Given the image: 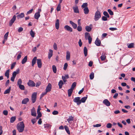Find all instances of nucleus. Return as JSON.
<instances>
[{
	"instance_id": "f257e3e1",
	"label": "nucleus",
	"mask_w": 135,
	"mask_h": 135,
	"mask_svg": "<svg viewBox=\"0 0 135 135\" xmlns=\"http://www.w3.org/2000/svg\"><path fill=\"white\" fill-rule=\"evenodd\" d=\"M25 124L23 122H21L18 123L17 126V128L19 133L22 132L24 131Z\"/></svg>"
},
{
	"instance_id": "f03ea898",
	"label": "nucleus",
	"mask_w": 135,
	"mask_h": 135,
	"mask_svg": "<svg viewBox=\"0 0 135 135\" xmlns=\"http://www.w3.org/2000/svg\"><path fill=\"white\" fill-rule=\"evenodd\" d=\"M101 13L98 10H97L95 12V14L94 19L95 21L98 20L101 17Z\"/></svg>"
},
{
	"instance_id": "7ed1b4c3",
	"label": "nucleus",
	"mask_w": 135,
	"mask_h": 135,
	"mask_svg": "<svg viewBox=\"0 0 135 135\" xmlns=\"http://www.w3.org/2000/svg\"><path fill=\"white\" fill-rule=\"evenodd\" d=\"M37 93L36 92H34L33 93L31 96V100L32 103H34L36 99Z\"/></svg>"
},
{
	"instance_id": "20e7f679",
	"label": "nucleus",
	"mask_w": 135,
	"mask_h": 135,
	"mask_svg": "<svg viewBox=\"0 0 135 135\" xmlns=\"http://www.w3.org/2000/svg\"><path fill=\"white\" fill-rule=\"evenodd\" d=\"M80 98V97H75L73 99V101L75 102L78 105H79L81 104Z\"/></svg>"
},
{
	"instance_id": "39448f33",
	"label": "nucleus",
	"mask_w": 135,
	"mask_h": 135,
	"mask_svg": "<svg viewBox=\"0 0 135 135\" xmlns=\"http://www.w3.org/2000/svg\"><path fill=\"white\" fill-rule=\"evenodd\" d=\"M16 17L15 15H14L10 21L9 23V26H11L14 23L16 20Z\"/></svg>"
},
{
	"instance_id": "423d86ee",
	"label": "nucleus",
	"mask_w": 135,
	"mask_h": 135,
	"mask_svg": "<svg viewBox=\"0 0 135 135\" xmlns=\"http://www.w3.org/2000/svg\"><path fill=\"white\" fill-rule=\"evenodd\" d=\"M27 84L29 86L31 87H33L35 86V84L34 82L31 80L28 81V82L27 83Z\"/></svg>"
},
{
	"instance_id": "0eeeda50",
	"label": "nucleus",
	"mask_w": 135,
	"mask_h": 135,
	"mask_svg": "<svg viewBox=\"0 0 135 135\" xmlns=\"http://www.w3.org/2000/svg\"><path fill=\"white\" fill-rule=\"evenodd\" d=\"M64 29L66 30L69 31L70 32H72L73 31V29L70 26L66 25L64 27Z\"/></svg>"
},
{
	"instance_id": "6e6552de",
	"label": "nucleus",
	"mask_w": 135,
	"mask_h": 135,
	"mask_svg": "<svg viewBox=\"0 0 135 135\" xmlns=\"http://www.w3.org/2000/svg\"><path fill=\"white\" fill-rule=\"evenodd\" d=\"M51 85L50 83H49L46 87L45 90L47 92H49L51 91Z\"/></svg>"
},
{
	"instance_id": "1a4fd4ad",
	"label": "nucleus",
	"mask_w": 135,
	"mask_h": 135,
	"mask_svg": "<svg viewBox=\"0 0 135 135\" xmlns=\"http://www.w3.org/2000/svg\"><path fill=\"white\" fill-rule=\"evenodd\" d=\"M31 115L34 117H36V114L35 108L33 107L31 110Z\"/></svg>"
},
{
	"instance_id": "9d476101",
	"label": "nucleus",
	"mask_w": 135,
	"mask_h": 135,
	"mask_svg": "<svg viewBox=\"0 0 135 135\" xmlns=\"http://www.w3.org/2000/svg\"><path fill=\"white\" fill-rule=\"evenodd\" d=\"M103 103L107 106H109L110 105V102L107 99H105L103 101Z\"/></svg>"
},
{
	"instance_id": "9b49d317",
	"label": "nucleus",
	"mask_w": 135,
	"mask_h": 135,
	"mask_svg": "<svg viewBox=\"0 0 135 135\" xmlns=\"http://www.w3.org/2000/svg\"><path fill=\"white\" fill-rule=\"evenodd\" d=\"M37 64L38 65V67L39 68H41L42 67V62L41 60V59H38L37 60Z\"/></svg>"
},
{
	"instance_id": "f8f14e48",
	"label": "nucleus",
	"mask_w": 135,
	"mask_h": 135,
	"mask_svg": "<svg viewBox=\"0 0 135 135\" xmlns=\"http://www.w3.org/2000/svg\"><path fill=\"white\" fill-rule=\"evenodd\" d=\"M69 23L71 25L73 28L76 29L77 28V25L75 23L71 21H70Z\"/></svg>"
},
{
	"instance_id": "ddd939ff",
	"label": "nucleus",
	"mask_w": 135,
	"mask_h": 135,
	"mask_svg": "<svg viewBox=\"0 0 135 135\" xmlns=\"http://www.w3.org/2000/svg\"><path fill=\"white\" fill-rule=\"evenodd\" d=\"M69 78V76L68 75H66L65 76H62V79L64 83L67 81L66 79Z\"/></svg>"
},
{
	"instance_id": "4468645a",
	"label": "nucleus",
	"mask_w": 135,
	"mask_h": 135,
	"mask_svg": "<svg viewBox=\"0 0 135 135\" xmlns=\"http://www.w3.org/2000/svg\"><path fill=\"white\" fill-rule=\"evenodd\" d=\"M73 8L74 10V12L75 13H79V11L77 6H76L75 7H73Z\"/></svg>"
},
{
	"instance_id": "2eb2a0df",
	"label": "nucleus",
	"mask_w": 135,
	"mask_h": 135,
	"mask_svg": "<svg viewBox=\"0 0 135 135\" xmlns=\"http://www.w3.org/2000/svg\"><path fill=\"white\" fill-rule=\"evenodd\" d=\"M59 19H57L55 23V26L56 28L58 30L59 28Z\"/></svg>"
},
{
	"instance_id": "dca6fc26",
	"label": "nucleus",
	"mask_w": 135,
	"mask_h": 135,
	"mask_svg": "<svg viewBox=\"0 0 135 135\" xmlns=\"http://www.w3.org/2000/svg\"><path fill=\"white\" fill-rule=\"evenodd\" d=\"M95 43L97 46H99L100 45L101 41L98 38H97L95 41Z\"/></svg>"
},
{
	"instance_id": "f3484780",
	"label": "nucleus",
	"mask_w": 135,
	"mask_h": 135,
	"mask_svg": "<svg viewBox=\"0 0 135 135\" xmlns=\"http://www.w3.org/2000/svg\"><path fill=\"white\" fill-rule=\"evenodd\" d=\"M41 109L40 108V106L39 105L38 107V109L37 111V113L38 114V116H39L40 117H41L42 116V114L40 112V110Z\"/></svg>"
},
{
	"instance_id": "a211bd4d",
	"label": "nucleus",
	"mask_w": 135,
	"mask_h": 135,
	"mask_svg": "<svg viewBox=\"0 0 135 135\" xmlns=\"http://www.w3.org/2000/svg\"><path fill=\"white\" fill-rule=\"evenodd\" d=\"M29 101V99L27 98L24 99L22 102V103L23 104H26Z\"/></svg>"
},
{
	"instance_id": "6ab92c4d",
	"label": "nucleus",
	"mask_w": 135,
	"mask_h": 135,
	"mask_svg": "<svg viewBox=\"0 0 135 135\" xmlns=\"http://www.w3.org/2000/svg\"><path fill=\"white\" fill-rule=\"evenodd\" d=\"M73 89L70 88L68 90V95L69 97H70L73 92Z\"/></svg>"
},
{
	"instance_id": "aec40b11",
	"label": "nucleus",
	"mask_w": 135,
	"mask_h": 135,
	"mask_svg": "<svg viewBox=\"0 0 135 135\" xmlns=\"http://www.w3.org/2000/svg\"><path fill=\"white\" fill-rule=\"evenodd\" d=\"M40 16V13H39V12H37L34 15V18L37 20H38Z\"/></svg>"
},
{
	"instance_id": "412c9836",
	"label": "nucleus",
	"mask_w": 135,
	"mask_h": 135,
	"mask_svg": "<svg viewBox=\"0 0 135 135\" xmlns=\"http://www.w3.org/2000/svg\"><path fill=\"white\" fill-rule=\"evenodd\" d=\"M53 55V51L51 49L49 50V52L48 54V58L50 59Z\"/></svg>"
},
{
	"instance_id": "4be33fe9",
	"label": "nucleus",
	"mask_w": 135,
	"mask_h": 135,
	"mask_svg": "<svg viewBox=\"0 0 135 135\" xmlns=\"http://www.w3.org/2000/svg\"><path fill=\"white\" fill-rule=\"evenodd\" d=\"M24 17V14L23 13H22L17 16V18L18 19L22 18Z\"/></svg>"
},
{
	"instance_id": "5701e85b",
	"label": "nucleus",
	"mask_w": 135,
	"mask_h": 135,
	"mask_svg": "<svg viewBox=\"0 0 135 135\" xmlns=\"http://www.w3.org/2000/svg\"><path fill=\"white\" fill-rule=\"evenodd\" d=\"M37 60V57H35L33 59L32 61V66H33L35 64Z\"/></svg>"
},
{
	"instance_id": "b1692460",
	"label": "nucleus",
	"mask_w": 135,
	"mask_h": 135,
	"mask_svg": "<svg viewBox=\"0 0 135 135\" xmlns=\"http://www.w3.org/2000/svg\"><path fill=\"white\" fill-rule=\"evenodd\" d=\"M70 53L69 51L66 52V59L67 60L69 61L70 60Z\"/></svg>"
},
{
	"instance_id": "393cba45",
	"label": "nucleus",
	"mask_w": 135,
	"mask_h": 135,
	"mask_svg": "<svg viewBox=\"0 0 135 135\" xmlns=\"http://www.w3.org/2000/svg\"><path fill=\"white\" fill-rule=\"evenodd\" d=\"M127 47L129 48H132L134 47V43H132L130 44H128L127 45Z\"/></svg>"
},
{
	"instance_id": "a878e982",
	"label": "nucleus",
	"mask_w": 135,
	"mask_h": 135,
	"mask_svg": "<svg viewBox=\"0 0 135 135\" xmlns=\"http://www.w3.org/2000/svg\"><path fill=\"white\" fill-rule=\"evenodd\" d=\"M87 96H88L87 95L86 97H83L81 98V100H80V102H81H81L84 103L85 102L87 98Z\"/></svg>"
},
{
	"instance_id": "bb28decb",
	"label": "nucleus",
	"mask_w": 135,
	"mask_h": 135,
	"mask_svg": "<svg viewBox=\"0 0 135 135\" xmlns=\"http://www.w3.org/2000/svg\"><path fill=\"white\" fill-rule=\"evenodd\" d=\"M19 69H18L16 70L17 71H14L12 74V76L15 78L17 74H18L19 73Z\"/></svg>"
},
{
	"instance_id": "cd10ccee",
	"label": "nucleus",
	"mask_w": 135,
	"mask_h": 135,
	"mask_svg": "<svg viewBox=\"0 0 135 135\" xmlns=\"http://www.w3.org/2000/svg\"><path fill=\"white\" fill-rule=\"evenodd\" d=\"M64 84V83L62 80L60 81L58 83V85L59 86V88L61 89L62 88V85Z\"/></svg>"
},
{
	"instance_id": "c85d7f7f",
	"label": "nucleus",
	"mask_w": 135,
	"mask_h": 135,
	"mask_svg": "<svg viewBox=\"0 0 135 135\" xmlns=\"http://www.w3.org/2000/svg\"><path fill=\"white\" fill-rule=\"evenodd\" d=\"M83 10L84 12V13L85 14H87L89 13V10L88 7L84 8V9Z\"/></svg>"
},
{
	"instance_id": "c756f323",
	"label": "nucleus",
	"mask_w": 135,
	"mask_h": 135,
	"mask_svg": "<svg viewBox=\"0 0 135 135\" xmlns=\"http://www.w3.org/2000/svg\"><path fill=\"white\" fill-rule=\"evenodd\" d=\"M11 86H10L8 89L4 91V94H5L9 93L11 90Z\"/></svg>"
},
{
	"instance_id": "7c9ffc66",
	"label": "nucleus",
	"mask_w": 135,
	"mask_h": 135,
	"mask_svg": "<svg viewBox=\"0 0 135 135\" xmlns=\"http://www.w3.org/2000/svg\"><path fill=\"white\" fill-rule=\"evenodd\" d=\"M9 70H7L5 73V76L7 77V78H8L9 76Z\"/></svg>"
},
{
	"instance_id": "2f4dec72",
	"label": "nucleus",
	"mask_w": 135,
	"mask_h": 135,
	"mask_svg": "<svg viewBox=\"0 0 135 135\" xmlns=\"http://www.w3.org/2000/svg\"><path fill=\"white\" fill-rule=\"evenodd\" d=\"M85 29L87 31L89 32L91 30L92 28L90 26H86Z\"/></svg>"
},
{
	"instance_id": "473e14b6",
	"label": "nucleus",
	"mask_w": 135,
	"mask_h": 135,
	"mask_svg": "<svg viewBox=\"0 0 135 135\" xmlns=\"http://www.w3.org/2000/svg\"><path fill=\"white\" fill-rule=\"evenodd\" d=\"M87 49L86 47H85L84 49V53L85 56L87 55Z\"/></svg>"
},
{
	"instance_id": "72a5a7b5",
	"label": "nucleus",
	"mask_w": 135,
	"mask_h": 135,
	"mask_svg": "<svg viewBox=\"0 0 135 135\" xmlns=\"http://www.w3.org/2000/svg\"><path fill=\"white\" fill-rule=\"evenodd\" d=\"M74 117L72 116H69V118L67 119V121L69 123L70 121H72L73 120Z\"/></svg>"
},
{
	"instance_id": "f704fd0d",
	"label": "nucleus",
	"mask_w": 135,
	"mask_h": 135,
	"mask_svg": "<svg viewBox=\"0 0 135 135\" xmlns=\"http://www.w3.org/2000/svg\"><path fill=\"white\" fill-rule=\"evenodd\" d=\"M27 56H26L24 58L22 59V64H25L27 61Z\"/></svg>"
},
{
	"instance_id": "c9c22d12",
	"label": "nucleus",
	"mask_w": 135,
	"mask_h": 135,
	"mask_svg": "<svg viewBox=\"0 0 135 135\" xmlns=\"http://www.w3.org/2000/svg\"><path fill=\"white\" fill-rule=\"evenodd\" d=\"M16 117L15 116L12 117L10 120V122L11 123H13L16 120Z\"/></svg>"
},
{
	"instance_id": "e433bc0d",
	"label": "nucleus",
	"mask_w": 135,
	"mask_h": 135,
	"mask_svg": "<svg viewBox=\"0 0 135 135\" xmlns=\"http://www.w3.org/2000/svg\"><path fill=\"white\" fill-rule=\"evenodd\" d=\"M64 128L67 133L69 134H70V132L68 127L66 126H64Z\"/></svg>"
},
{
	"instance_id": "4c0bfd02",
	"label": "nucleus",
	"mask_w": 135,
	"mask_h": 135,
	"mask_svg": "<svg viewBox=\"0 0 135 135\" xmlns=\"http://www.w3.org/2000/svg\"><path fill=\"white\" fill-rule=\"evenodd\" d=\"M76 82H74L72 83L71 88L74 90V88L76 86Z\"/></svg>"
},
{
	"instance_id": "58836bf2",
	"label": "nucleus",
	"mask_w": 135,
	"mask_h": 135,
	"mask_svg": "<svg viewBox=\"0 0 135 135\" xmlns=\"http://www.w3.org/2000/svg\"><path fill=\"white\" fill-rule=\"evenodd\" d=\"M106 56L105 55H102L100 56V58L102 61L106 59Z\"/></svg>"
},
{
	"instance_id": "ea45409f",
	"label": "nucleus",
	"mask_w": 135,
	"mask_h": 135,
	"mask_svg": "<svg viewBox=\"0 0 135 135\" xmlns=\"http://www.w3.org/2000/svg\"><path fill=\"white\" fill-rule=\"evenodd\" d=\"M103 14V15L109 18L110 17L109 15L107 12L105 11H104Z\"/></svg>"
},
{
	"instance_id": "a19ab883",
	"label": "nucleus",
	"mask_w": 135,
	"mask_h": 135,
	"mask_svg": "<svg viewBox=\"0 0 135 135\" xmlns=\"http://www.w3.org/2000/svg\"><path fill=\"white\" fill-rule=\"evenodd\" d=\"M52 69L53 72L55 73L56 72V66L53 65L52 66Z\"/></svg>"
},
{
	"instance_id": "79ce46f5",
	"label": "nucleus",
	"mask_w": 135,
	"mask_h": 135,
	"mask_svg": "<svg viewBox=\"0 0 135 135\" xmlns=\"http://www.w3.org/2000/svg\"><path fill=\"white\" fill-rule=\"evenodd\" d=\"M18 86L19 88L21 90H25V88L24 86L23 85L21 84V85H19V86Z\"/></svg>"
},
{
	"instance_id": "37998d69",
	"label": "nucleus",
	"mask_w": 135,
	"mask_h": 135,
	"mask_svg": "<svg viewBox=\"0 0 135 135\" xmlns=\"http://www.w3.org/2000/svg\"><path fill=\"white\" fill-rule=\"evenodd\" d=\"M90 79L91 80L93 79L94 77V74L93 72L91 73L89 76Z\"/></svg>"
},
{
	"instance_id": "c03bdc74",
	"label": "nucleus",
	"mask_w": 135,
	"mask_h": 135,
	"mask_svg": "<svg viewBox=\"0 0 135 135\" xmlns=\"http://www.w3.org/2000/svg\"><path fill=\"white\" fill-rule=\"evenodd\" d=\"M30 33L32 37H34L35 36V33L34 32L32 31V30H31V31H30Z\"/></svg>"
},
{
	"instance_id": "a18cd8bd",
	"label": "nucleus",
	"mask_w": 135,
	"mask_h": 135,
	"mask_svg": "<svg viewBox=\"0 0 135 135\" xmlns=\"http://www.w3.org/2000/svg\"><path fill=\"white\" fill-rule=\"evenodd\" d=\"M61 4L60 3H59L57 5V7L56 8V10L57 11H59L61 10Z\"/></svg>"
},
{
	"instance_id": "49530a36",
	"label": "nucleus",
	"mask_w": 135,
	"mask_h": 135,
	"mask_svg": "<svg viewBox=\"0 0 135 135\" xmlns=\"http://www.w3.org/2000/svg\"><path fill=\"white\" fill-rule=\"evenodd\" d=\"M77 30L79 32H80L82 30V28L80 25H78L77 26Z\"/></svg>"
},
{
	"instance_id": "de8ad7c7",
	"label": "nucleus",
	"mask_w": 135,
	"mask_h": 135,
	"mask_svg": "<svg viewBox=\"0 0 135 135\" xmlns=\"http://www.w3.org/2000/svg\"><path fill=\"white\" fill-rule=\"evenodd\" d=\"M88 5V4L87 3H83L81 6V7L82 8H85L87 7Z\"/></svg>"
},
{
	"instance_id": "09e8293b",
	"label": "nucleus",
	"mask_w": 135,
	"mask_h": 135,
	"mask_svg": "<svg viewBox=\"0 0 135 135\" xmlns=\"http://www.w3.org/2000/svg\"><path fill=\"white\" fill-rule=\"evenodd\" d=\"M22 83V81L21 79H18L17 82V84L19 86L20 85H21Z\"/></svg>"
},
{
	"instance_id": "8fccbe9b",
	"label": "nucleus",
	"mask_w": 135,
	"mask_h": 135,
	"mask_svg": "<svg viewBox=\"0 0 135 135\" xmlns=\"http://www.w3.org/2000/svg\"><path fill=\"white\" fill-rule=\"evenodd\" d=\"M9 32H8L6 33L4 36V39L5 40H7Z\"/></svg>"
},
{
	"instance_id": "3c124183",
	"label": "nucleus",
	"mask_w": 135,
	"mask_h": 135,
	"mask_svg": "<svg viewBox=\"0 0 135 135\" xmlns=\"http://www.w3.org/2000/svg\"><path fill=\"white\" fill-rule=\"evenodd\" d=\"M109 14L111 15H114L113 12L110 9H109L107 10Z\"/></svg>"
},
{
	"instance_id": "603ef678",
	"label": "nucleus",
	"mask_w": 135,
	"mask_h": 135,
	"mask_svg": "<svg viewBox=\"0 0 135 135\" xmlns=\"http://www.w3.org/2000/svg\"><path fill=\"white\" fill-rule=\"evenodd\" d=\"M89 35V33L86 32L85 34V37L86 39H87L88 37V36Z\"/></svg>"
},
{
	"instance_id": "864d4df0",
	"label": "nucleus",
	"mask_w": 135,
	"mask_h": 135,
	"mask_svg": "<svg viewBox=\"0 0 135 135\" xmlns=\"http://www.w3.org/2000/svg\"><path fill=\"white\" fill-rule=\"evenodd\" d=\"M41 83L40 81H38L36 83V87L38 88V87L41 84Z\"/></svg>"
},
{
	"instance_id": "5fc2aeb1",
	"label": "nucleus",
	"mask_w": 135,
	"mask_h": 135,
	"mask_svg": "<svg viewBox=\"0 0 135 135\" xmlns=\"http://www.w3.org/2000/svg\"><path fill=\"white\" fill-rule=\"evenodd\" d=\"M88 39L89 41V44H90L91 43V42L92 41V38L90 36H88Z\"/></svg>"
},
{
	"instance_id": "6e6d98bb",
	"label": "nucleus",
	"mask_w": 135,
	"mask_h": 135,
	"mask_svg": "<svg viewBox=\"0 0 135 135\" xmlns=\"http://www.w3.org/2000/svg\"><path fill=\"white\" fill-rule=\"evenodd\" d=\"M22 54V52H20L19 53V54H18L17 56V60H19L20 58L21 57V55Z\"/></svg>"
},
{
	"instance_id": "4d7b16f0",
	"label": "nucleus",
	"mask_w": 135,
	"mask_h": 135,
	"mask_svg": "<svg viewBox=\"0 0 135 135\" xmlns=\"http://www.w3.org/2000/svg\"><path fill=\"white\" fill-rule=\"evenodd\" d=\"M68 66V64L67 63H66L64 64L63 68L64 70H66V69Z\"/></svg>"
},
{
	"instance_id": "13d9d810",
	"label": "nucleus",
	"mask_w": 135,
	"mask_h": 135,
	"mask_svg": "<svg viewBox=\"0 0 135 135\" xmlns=\"http://www.w3.org/2000/svg\"><path fill=\"white\" fill-rule=\"evenodd\" d=\"M16 62H13V64H12L11 65V69H13L14 67H15V65H16Z\"/></svg>"
},
{
	"instance_id": "bf43d9fd",
	"label": "nucleus",
	"mask_w": 135,
	"mask_h": 135,
	"mask_svg": "<svg viewBox=\"0 0 135 135\" xmlns=\"http://www.w3.org/2000/svg\"><path fill=\"white\" fill-rule=\"evenodd\" d=\"M58 112L56 110H54L52 112V114L54 115H56L58 114Z\"/></svg>"
},
{
	"instance_id": "052dcab7",
	"label": "nucleus",
	"mask_w": 135,
	"mask_h": 135,
	"mask_svg": "<svg viewBox=\"0 0 135 135\" xmlns=\"http://www.w3.org/2000/svg\"><path fill=\"white\" fill-rule=\"evenodd\" d=\"M53 47L54 50H56L57 49V45L55 43L53 45Z\"/></svg>"
},
{
	"instance_id": "680f3d73",
	"label": "nucleus",
	"mask_w": 135,
	"mask_h": 135,
	"mask_svg": "<svg viewBox=\"0 0 135 135\" xmlns=\"http://www.w3.org/2000/svg\"><path fill=\"white\" fill-rule=\"evenodd\" d=\"M112 124L110 123H108L106 127L108 128H110L111 127Z\"/></svg>"
},
{
	"instance_id": "e2e57ef3",
	"label": "nucleus",
	"mask_w": 135,
	"mask_h": 135,
	"mask_svg": "<svg viewBox=\"0 0 135 135\" xmlns=\"http://www.w3.org/2000/svg\"><path fill=\"white\" fill-rule=\"evenodd\" d=\"M107 18L106 17L103 16L102 17V20L103 21H106L107 20Z\"/></svg>"
},
{
	"instance_id": "0e129e2a",
	"label": "nucleus",
	"mask_w": 135,
	"mask_h": 135,
	"mask_svg": "<svg viewBox=\"0 0 135 135\" xmlns=\"http://www.w3.org/2000/svg\"><path fill=\"white\" fill-rule=\"evenodd\" d=\"M3 114L5 115H7L8 114V112L7 110H4L3 111Z\"/></svg>"
},
{
	"instance_id": "69168bd1",
	"label": "nucleus",
	"mask_w": 135,
	"mask_h": 135,
	"mask_svg": "<svg viewBox=\"0 0 135 135\" xmlns=\"http://www.w3.org/2000/svg\"><path fill=\"white\" fill-rule=\"evenodd\" d=\"M33 10V9H31L30 10L28 11H27V13H26L27 15H28V14H30L32 12Z\"/></svg>"
},
{
	"instance_id": "338daca9",
	"label": "nucleus",
	"mask_w": 135,
	"mask_h": 135,
	"mask_svg": "<svg viewBox=\"0 0 135 135\" xmlns=\"http://www.w3.org/2000/svg\"><path fill=\"white\" fill-rule=\"evenodd\" d=\"M109 29L110 30L114 31V30H117V29L116 28L110 27L109 28Z\"/></svg>"
},
{
	"instance_id": "774afa93",
	"label": "nucleus",
	"mask_w": 135,
	"mask_h": 135,
	"mask_svg": "<svg viewBox=\"0 0 135 135\" xmlns=\"http://www.w3.org/2000/svg\"><path fill=\"white\" fill-rule=\"evenodd\" d=\"M31 122L33 124H34L36 121V119L35 118L31 120Z\"/></svg>"
}]
</instances>
